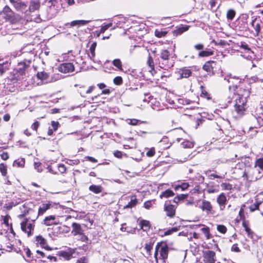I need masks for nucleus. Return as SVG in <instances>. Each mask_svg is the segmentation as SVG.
<instances>
[{"label":"nucleus","mask_w":263,"mask_h":263,"mask_svg":"<svg viewBox=\"0 0 263 263\" xmlns=\"http://www.w3.org/2000/svg\"><path fill=\"white\" fill-rule=\"evenodd\" d=\"M31 61L24 59L23 61L18 63L17 65L12 72L13 77L12 80H18L21 77L25 74L26 70L29 67Z\"/></svg>","instance_id":"f257e3e1"},{"label":"nucleus","mask_w":263,"mask_h":263,"mask_svg":"<svg viewBox=\"0 0 263 263\" xmlns=\"http://www.w3.org/2000/svg\"><path fill=\"white\" fill-rule=\"evenodd\" d=\"M170 52L166 49L161 50L158 59L159 66L163 69H167L174 66V60L170 57Z\"/></svg>","instance_id":"f03ea898"},{"label":"nucleus","mask_w":263,"mask_h":263,"mask_svg":"<svg viewBox=\"0 0 263 263\" xmlns=\"http://www.w3.org/2000/svg\"><path fill=\"white\" fill-rule=\"evenodd\" d=\"M247 97L238 95L235 99L234 105L235 110L238 116H242L245 114L247 108Z\"/></svg>","instance_id":"7ed1b4c3"},{"label":"nucleus","mask_w":263,"mask_h":263,"mask_svg":"<svg viewBox=\"0 0 263 263\" xmlns=\"http://www.w3.org/2000/svg\"><path fill=\"white\" fill-rule=\"evenodd\" d=\"M160 252V258L163 260L164 261L167 258L168 253V247L166 244L162 245V242L157 243L155 247V251L154 253V257L158 262V252Z\"/></svg>","instance_id":"20e7f679"},{"label":"nucleus","mask_w":263,"mask_h":263,"mask_svg":"<svg viewBox=\"0 0 263 263\" xmlns=\"http://www.w3.org/2000/svg\"><path fill=\"white\" fill-rule=\"evenodd\" d=\"M32 220L33 223H31L29 222V219L26 218L21 223V230L25 233H27L28 237L32 235L34 230V225L33 224V222L35 221V219Z\"/></svg>","instance_id":"39448f33"},{"label":"nucleus","mask_w":263,"mask_h":263,"mask_svg":"<svg viewBox=\"0 0 263 263\" xmlns=\"http://www.w3.org/2000/svg\"><path fill=\"white\" fill-rule=\"evenodd\" d=\"M216 260V253L214 251L211 250L203 251L204 263H215Z\"/></svg>","instance_id":"423d86ee"},{"label":"nucleus","mask_w":263,"mask_h":263,"mask_svg":"<svg viewBox=\"0 0 263 263\" xmlns=\"http://www.w3.org/2000/svg\"><path fill=\"white\" fill-rule=\"evenodd\" d=\"M176 73L179 76L177 79L180 80L183 78H188L192 76L193 72L189 67H184L179 69Z\"/></svg>","instance_id":"0eeeda50"},{"label":"nucleus","mask_w":263,"mask_h":263,"mask_svg":"<svg viewBox=\"0 0 263 263\" xmlns=\"http://www.w3.org/2000/svg\"><path fill=\"white\" fill-rule=\"evenodd\" d=\"M176 207L171 203V201L167 200L164 203V211L166 215L171 218L173 217L175 215Z\"/></svg>","instance_id":"6e6552de"},{"label":"nucleus","mask_w":263,"mask_h":263,"mask_svg":"<svg viewBox=\"0 0 263 263\" xmlns=\"http://www.w3.org/2000/svg\"><path fill=\"white\" fill-rule=\"evenodd\" d=\"M58 70L63 73L71 72L74 70V67L72 63L66 62L60 64L58 67Z\"/></svg>","instance_id":"1a4fd4ad"},{"label":"nucleus","mask_w":263,"mask_h":263,"mask_svg":"<svg viewBox=\"0 0 263 263\" xmlns=\"http://www.w3.org/2000/svg\"><path fill=\"white\" fill-rule=\"evenodd\" d=\"M9 2L17 11H22L27 8L26 4L21 0H9Z\"/></svg>","instance_id":"9d476101"},{"label":"nucleus","mask_w":263,"mask_h":263,"mask_svg":"<svg viewBox=\"0 0 263 263\" xmlns=\"http://www.w3.org/2000/svg\"><path fill=\"white\" fill-rule=\"evenodd\" d=\"M36 243L40 245L42 248L47 250H52V249L47 245V240L41 235H38L35 237Z\"/></svg>","instance_id":"9b49d317"},{"label":"nucleus","mask_w":263,"mask_h":263,"mask_svg":"<svg viewBox=\"0 0 263 263\" xmlns=\"http://www.w3.org/2000/svg\"><path fill=\"white\" fill-rule=\"evenodd\" d=\"M75 253V249L71 248H68L66 250H63L58 252V255L65 259H69Z\"/></svg>","instance_id":"f8f14e48"},{"label":"nucleus","mask_w":263,"mask_h":263,"mask_svg":"<svg viewBox=\"0 0 263 263\" xmlns=\"http://www.w3.org/2000/svg\"><path fill=\"white\" fill-rule=\"evenodd\" d=\"M255 167H258V174H261L260 175H258L255 177L256 179L260 178L263 176V157L257 159L255 163Z\"/></svg>","instance_id":"ddd939ff"},{"label":"nucleus","mask_w":263,"mask_h":263,"mask_svg":"<svg viewBox=\"0 0 263 263\" xmlns=\"http://www.w3.org/2000/svg\"><path fill=\"white\" fill-rule=\"evenodd\" d=\"M72 228L71 233L73 236H77L84 232L81 226L79 223L76 222L72 223Z\"/></svg>","instance_id":"4468645a"},{"label":"nucleus","mask_w":263,"mask_h":263,"mask_svg":"<svg viewBox=\"0 0 263 263\" xmlns=\"http://www.w3.org/2000/svg\"><path fill=\"white\" fill-rule=\"evenodd\" d=\"M217 202L220 206V210H223L225 208L227 202V198L224 193H221L218 196Z\"/></svg>","instance_id":"2eb2a0df"},{"label":"nucleus","mask_w":263,"mask_h":263,"mask_svg":"<svg viewBox=\"0 0 263 263\" xmlns=\"http://www.w3.org/2000/svg\"><path fill=\"white\" fill-rule=\"evenodd\" d=\"M1 14L5 15V18L8 20H10L13 16V12L8 6H6L3 8Z\"/></svg>","instance_id":"dca6fc26"},{"label":"nucleus","mask_w":263,"mask_h":263,"mask_svg":"<svg viewBox=\"0 0 263 263\" xmlns=\"http://www.w3.org/2000/svg\"><path fill=\"white\" fill-rule=\"evenodd\" d=\"M216 65L214 61H208L206 62L203 66V69L207 72H213V69Z\"/></svg>","instance_id":"f3484780"},{"label":"nucleus","mask_w":263,"mask_h":263,"mask_svg":"<svg viewBox=\"0 0 263 263\" xmlns=\"http://www.w3.org/2000/svg\"><path fill=\"white\" fill-rule=\"evenodd\" d=\"M51 204L48 202L47 203H43L42 204L39 208L38 211V216L42 215L48 209L50 208Z\"/></svg>","instance_id":"a211bd4d"},{"label":"nucleus","mask_w":263,"mask_h":263,"mask_svg":"<svg viewBox=\"0 0 263 263\" xmlns=\"http://www.w3.org/2000/svg\"><path fill=\"white\" fill-rule=\"evenodd\" d=\"M201 208L203 211H205L207 213L211 212L212 206L211 203L206 200H203Z\"/></svg>","instance_id":"6ab92c4d"},{"label":"nucleus","mask_w":263,"mask_h":263,"mask_svg":"<svg viewBox=\"0 0 263 263\" xmlns=\"http://www.w3.org/2000/svg\"><path fill=\"white\" fill-rule=\"evenodd\" d=\"M189 29L188 26H181L178 27H176V29L174 30V35L177 36L181 34L184 32L187 31Z\"/></svg>","instance_id":"aec40b11"},{"label":"nucleus","mask_w":263,"mask_h":263,"mask_svg":"<svg viewBox=\"0 0 263 263\" xmlns=\"http://www.w3.org/2000/svg\"><path fill=\"white\" fill-rule=\"evenodd\" d=\"M89 190L95 194H99L103 191V187L101 185L92 184L89 186Z\"/></svg>","instance_id":"412c9836"},{"label":"nucleus","mask_w":263,"mask_h":263,"mask_svg":"<svg viewBox=\"0 0 263 263\" xmlns=\"http://www.w3.org/2000/svg\"><path fill=\"white\" fill-rule=\"evenodd\" d=\"M126 223H123L121 225L120 230L122 232H127V233L134 234L136 232V228H133L126 226Z\"/></svg>","instance_id":"4be33fe9"},{"label":"nucleus","mask_w":263,"mask_h":263,"mask_svg":"<svg viewBox=\"0 0 263 263\" xmlns=\"http://www.w3.org/2000/svg\"><path fill=\"white\" fill-rule=\"evenodd\" d=\"M239 46L240 48L243 49L247 53L249 54H254V52L251 50V49L249 47L248 44L246 42H241Z\"/></svg>","instance_id":"5701e85b"},{"label":"nucleus","mask_w":263,"mask_h":263,"mask_svg":"<svg viewBox=\"0 0 263 263\" xmlns=\"http://www.w3.org/2000/svg\"><path fill=\"white\" fill-rule=\"evenodd\" d=\"M40 3L36 1H32L30 2L29 9L30 11L33 12L39 9L40 7Z\"/></svg>","instance_id":"b1692460"},{"label":"nucleus","mask_w":263,"mask_h":263,"mask_svg":"<svg viewBox=\"0 0 263 263\" xmlns=\"http://www.w3.org/2000/svg\"><path fill=\"white\" fill-rule=\"evenodd\" d=\"M90 21H86V20H76L73 21L70 23V26L71 27H73L75 26H84L87 25Z\"/></svg>","instance_id":"393cba45"},{"label":"nucleus","mask_w":263,"mask_h":263,"mask_svg":"<svg viewBox=\"0 0 263 263\" xmlns=\"http://www.w3.org/2000/svg\"><path fill=\"white\" fill-rule=\"evenodd\" d=\"M140 225L141 226V229H142L144 231H147L150 229V222L145 220H142L140 222Z\"/></svg>","instance_id":"a878e982"},{"label":"nucleus","mask_w":263,"mask_h":263,"mask_svg":"<svg viewBox=\"0 0 263 263\" xmlns=\"http://www.w3.org/2000/svg\"><path fill=\"white\" fill-rule=\"evenodd\" d=\"M97 46V43L96 42H93L90 46L89 48L90 54H88V57L89 58L93 60L94 58L95 57V49Z\"/></svg>","instance_id":"bb28decb"},{"label":"nucleus","mask_w":263,"mask_h":263,"mask_svg":"<svg viewBox=\"0 0 263 263\" xmlns=\"http://www.w3.org/2000/svg\"><path fill=\"white\" fill-rule=\"evenodd\" d=\"M214 54L213 51L206 48L205 50L199 52L198 56L200 57H205L212 55Z\"/></svg>","instance_id":"cd10ccee"},{"label":"nucleus","mask_w":263,"mask_h":263,"mask_svg":"<svg viewBox=\"0 0 263 263\" xmlns=\"http://www.w3.org/2000/svg\"><path fill=\"white\" fill-rule=\"evenodd\" d=\"M147 64L150 68L149 71L153 74V72L154 71V64L153 59L150 54H148Z\"/></svg>","instance_id":"c85d7f7f"},{"label":"nucleus","mask_w":263,"mask_h":263,"mask_svg":"<svg viewBox=\"0 0 263 263\" xmlns=\"http://www.w3.org/2000/svg\"><path fill=\"white\" fill-rule=\"evenodd\" d=\"M174 195V192L171 190H166L165 191L161 193L160 195V197L161 198H168L170 197H172Z\"/></svg>","instance_id":"c756f323"},{"label":"nucleus","mask_w":263,"mask_h":263,"mask_svg":"<svg viewBox=\"0 0 263 263\" xmlns=\"http://www.w3.org/2000/svg\"><path fill=\"white\" fill-rule=\"evenodd\" d=\"M138 201L135 196H132L130 202L125 206L124 208H132L137 204Z\"/></svg>","instance_id":"7c9ffc66"},{"label":"nucleus","mask_w":263,"mask_h":263,"mask_svg":"<svg viewBox=\"0 0 263 263\" xmlns=\"http://www.w3.org/2000/svg\"><path fill=\"white\" fill-rule=\"evenodd\" d=\"M55 219L54 216H49L45 217L44 220V223L46 226H50L53 223V220Z\"/></svg>","instance_id":"2f4dec72"},{"label":"nucleus","mask_w":263,"mask_h":263,"mask_svg":"<svg viewBox=\"0 0 263 263\" xmlns=\"http://www.w3.org/2000/svg\"><path fill=\"white\" fill-rule=\"evenodd\" d=\"M36 76L39 79H41L42 81H46L48 79L49 74L44 71H42L37 72Z\"/></svg>","instance_id":"473e14b6"},{"label":"nucleus","mask_w":263,"mask_h":263,"mask_svg":"<svg viewBox=\"0 0 263 263\" xmlns=\"http://www.w3.org/2000/svg\"><path fill=\"white\" fill-rule=\"evenodd\" d=\"M112 64L116 67L119 70H123L122 64L119 59H116L112 61Z\"/></svg>","instance_id":"72a5a7b5"},{"label":"nucleus","mask_w":263,"mask_h":263,"mask_svg":"<svg viewBox=\"0 0 263 263\" xmlns=\"http://www.w3.org/2000/svg\"><path fill=\"white\" fill-rule=\"evenodd\" d=\"M236 14L235 11L233 9H229L227 13V18L229 21H232L234 19Z\"/></svg>","instance_id":"f704fd0d"},{"label":"nucleus","mask_w":263,"mask_h":263,"mask_svg":"<svg viewBox=\"0 0 263 263\" xmlns=\"http://www.w3.org/2000/svg\"><path fill=\"white\" fill-rule=\"evenodd\" d=\"M63 58L65 61H73L74 56L72 54V51H69L67 53L63 54Z\"/></svg>","instance_id":"c9c22d12"},{"label":"nucleus","mask_w":263,"mask_h":263,"mask_svg":"<svg viewBox=\"0 0 263 263\" xmlns=\"http://www.w3.org/2000/svg\"><path fill=\"white\" fill-rule=\"evenodd\" d=\"M180 227V226L175 227H173L171 229H170L166 230L164 232V235L166 236V235H170L172 234L173 233L176 232L178 231V230H179Z\"/></svg>","instance_id":"e433bc0d"},{"label":"nucleus","mask_w":263,"mask_h":263,"mask_svg":"<svg viewBox=\"0 0 263 263\" xmlns=\"http://www.w3.org/2000/svg\"><path fill=\"white\" fill-rule=\"evenodd\" d=\"M167 33V32L165 31L156 29L155 32V34L158 37H162L165 36Z\"/></svg>","instance_id":"4c0bfd02"},{"label":"nucleus","mask_w":263,"mask_h":263,"mask_svg":"<svg viewBox=\"0 0 263 263\" xmlns=\"http://www.w3.org/2000/svg\"><path fill=\"white\" fill-rule=\"evenodd\" d=\"M25 164V160L24 159L16 160L13 162V166L16 165L18 167H23Z\"/></svg>","instance_id":"58836bf2"},{"label":"nucleus","mask_w":263,"mask_h":263,"mask_svg":"<svg viewBox=\"0 0 263 263\" xmlns=\"http://www.w3.org/2000/svg\"><path fill=\"white\" fill-rule=\"evenodd\" d=\"M181 145L183 148H192L194 146V143L189 141H185L181 143Z\"/></svg>","instance_id":"ea45409f"},{"label":"nucleus","mask_w":263,"mask_h":263,"mask_svg":"<svg viewBox=\"0 0 263 263\" xmlns=\"http://www.w3.org/2000/svg\"><path fill=\"white\" fill-rule=\"evenodd\" d=\"M154 243V242L151 240L149 242L145 244L144 248L146 250L147 252H151L152 249H153Z\"/></svg>","instance_id":"a19ab883"},{"label":"nucleus","mask_w":263,"mask_h":263,"mask_svg":"<svg viewBox=\"0 0 263 263\" xmlns=\"http://www.w3.org/2000/svg\"><path fill=\"white\" fill-rule=\"evenodd\" d=\"M3 223L7 227L9 228L10 223L9 220H11V217L9 215H7L3 217Z\"/></svg>","instance_id":"79ce46f5"},{"label":"nucleus","mask_w":263,"mask_h":263,"mask_svg":"<svg viewBox=\"0 0 263 263\" xmlns=\"http://www.w3.org/2000/svg\"><path fill=\"white\" fill-rule=\"evenodd\" d=\"M0 172L3 176H5L7 173V166L4 163L0 164Z\"/></svg>","instance_id":"37998d69"},{"label":"nucleus","mask_w":263,"mask_h":263,"mask_svg":"<svg viewBox=\"0 0 263 263\" xmlns=\"http://www.w3.org/2000/svg\"><path fill=\"white\" fill-rule=\"evenodd\" d=\"M189 186V185L188 183L184 182L182 183L180 185H178L175 187V190H179V189H181L182 191H184L186 190L188 187Z\"/></svg>","instance_id":"c03bdc74"},{"label":"nucleus","mask_w":263,"mask_h":263,"mask_svg":"<svg viewBox=\"0 0 263 263\" xmlns=\"http://www.w3.org/2000/svg\"><path fill=\"white\" fill-rule=\"evenodd\" d=\"M111 26V24H108L101 27L100 31L97 33V36H99L101 33H103L104 32L107 30L109 27Z\"/></svg>","instance_id":"a18cd8bd"},{"label":"nucleus","mask_w":263,"mask_h":263,"mask_svg":"<svg viewBox=\"0 0 263 263\" xmlns=\"http://www.w3.org/2000/svg\"><path fill=\"white\" fill-rule=\"evenodd\" d=\"M261 202L256 201L253 204L250 206V210L251 212H254V211L258 210L259 209V206Z\"/></svg>","instance_id":"49530a36"},{"label":"nucleus","mask_w":263,"mask_h":263,"mask_svg":"<svg viewBox=\"0 0 263 263\" xmlns=\"http://www.w3.org/2000/svg\"><path fill=\"white\" fill-rule=\"evenodd\" d=\"M260 21H257V22L256 23L255 25L253 27V28L254 29L257 35H258L260 31Z\"/></svg>","instance_id":"de8ad7c7"},{"label":"nucleus","mask_w":263,"mask_h":263,"mask_svg":"<svg viewBox=\"0 0 263 263\" xmlns=\"http://www.w3.org/2000/svg\"><path fill=\"white\" fill-rule=\"evenodd\" d=\"M217 229L222 234H225L227 231V228L224 225H218Z\"/></svg>","instance_id":"09e8293b"},{"label":"nucleus","mask_w":263,"mask_h":263,"mask_svg":"<svg viewBox=\"0 0 263 263\" xmlns=\"http://www.w3.org/2000/svg\"><path fill=\"white\" fill-rule=\"evenodd\" d=\"M26 258H25V260L29 261L30 259L31 258L32 253L31 252V251L29 250V249L27 248L25 249Z\"/></svg>","instance_id":"8fccbe9b"},{"label":"nucleus","mask_w":263,"mask_h":263,"mask_svg":"<svg viewBox=\"0 0 263 263\" xmlns=\"http://www.w3.org/2000/svg\"><path fill=\"white\" fill-rule=\"evenodd\" d=\"M123 82L122 78L121 77L118 76L114 78V83L116 85H121Z\"/></svg>","instance_id":"3c124183"},{"label":"nucleus","mask_w":263,"mask_h":263,"mask_svg":"<svg viewBox=\"0 0 263 263\" xmlns=\"http://www.w3.org/2000/svg\"><path fill=\"white\" fill-rule=\"evenodd\" d=\"M78 236H79V240L81 241L85 242L88 240V237L85 235L84 232L82 234L78 235Z\"/></svg>","instance_id":"603ef678"},{"label":"nucleus","mask_w":263,"mask_h":263,"mask_svg":"<svg viewBox=\"0 0 263 263\" xmlns=\"http://www.w3.org/2000/svg\"><path fill=\"white\" fill-rule=\"evenodd\" d=\"M58 170L61 173H64L66 171V168L64 164H59L58 165Z\"/></svg>","instance_id":"864d4df0"},{"label":"nucleus","mask_w":263,"mask_h":263,"mask_svg":"<svg viewBox=\"0 0 263 263\" xmlns=\"http://www.w3.org/2000/svg\"><path fill=\"white\" fill-rule=\"evenodd\" d=\"M178 102L179 104L182 105L189 104L191 102V101L188 99H179L178 100Z\"/></svg>","instance_id":"5fc2aeb1"},{"label":"nucleus","mask_w":263,"mask_h":263,"mask_svg":"<svg viewBox=\"0 0 263 263\" xmlns=\"http://www.w3.org/2000/svg\"><path fill=\"white\" fill-rule=\"evenodd\" d=\"M155 154V151L154 148H151L148 149L146 152V155L148 157H153Z\"/></svg>","instance_id":"6e6d98bb"},{"label":"nucleus","mask_w":263,"mask_h":263,"mask_svg":"<svg viewBox=\"0 0 263 263\" xmlns=\"http://www.w3.org/2000/svg\"><path fill=\"white\" fill-rule=\"evenodd\" d=\"M231 251H233V252H237V253H238V252H240V250L238 248V245L237 243L234 244L232 246V247L231 248Z\"/></svg>","instance_id":"4d7b16f0"},{"label":"nucleus","mask_w":263,"mask_h":263,"mask_svg":"<svg viewBox=\"0 0 263 263\" xmlns=\"http://www.w3.org/2000/svg\"><path fill=\"white\" fill-rule=\"evenodd\" d=\"M67 163L69 165H77L80 163V161L78 159L68 160Z\"/></svg>","instance_id":"13d9d810"},{"label":"nucleus","mask_w":263,"mask_h":263,"mask_svg":"<svg viewBox=\"0 0 263 263\" xmlns=\"http://www.w3.org/2000/svg\"><path fill=\"white\" fill-rule=\"evenodd\" d=\"M221 186L226 190H230L232 189V185L230 183H223L221 184Z\"/></svg>","instance_id":"bf43d9fd"},{"label":"nucleus","mask_w":263,"mask_h":263,"mask_svg":"<svg viewBox=\"0 0 263 263\" xmlns=\"http://www.w3.org/2000/svg\"><path fill=\"white\" fill-rule=\"evenodd\" d=\"M34 168L37 170L38 172H41L42 169L41 168V163L40 162H34Z\"/></svg>","instance_id":"052dcab7"},{"label":"nucleus","mask_w":263,"mask_h":263,"mask_svg":"<svg viewBox=\"0 0 263 263\" xmlns=\"http://www.w3.org/2000/svg\"><path fill=\"white\" fill-rule=\"evenodd\" d=\"M152 205L151 200H148L144 203V207L146 209H149Z\"/></svg>","instance_id":"680f3d73"},{"label":"nucleus","mask_w":263,"mask_h":263,"mask_svg":"<svg viewBox=\"0 0 263 263\" xmlns=\"http://www.w3.org/2000/svg\"><path fill=\"white\" fill-rule=\"evenodd\" d=\"M245 231L247 233L249 237L252 238L253 237L254 233L251 231V230L249 228H246Z\"/></svg>","instance_id":"e2e57ef3"},{"label":"nucleus","mask_w":263,"mask_h":263,"mask_svg":"<svg viewBox=\"0 0 263 263\" xmlns=\"http://www.w3.org/2000/svg\"><path fill=\"white\" fill-rule=\"evenodd\" d=\"M77 263H88V259L85 257H83L80 258H79L78 260Z\"/></svg>","instance_id":"0e129e2a"},{"label":"nucleus","mask_w":263,"mask_h":263,"mask_svg":"<svg viewBox=\"0 0 263 263\" xmlns=\"http://www.w3.org/2000/svg\"><path fill=\"white\" fill-rule=\"evenodd\" d=\"M216 45H219L222 46H225L226 45H228V43L227 41L224 40H220L218 42H215Z\"/></svg>","instance_id":"69168bd1"},{"label":"nucleus","mask_w":263,"mask_h":263,"mask_svg":"<svg viewBox=\"0 0 263 263\" xmlns=\"http://www.w3.org/2000/svg\"><path fill=\"white\" fill-rule=\"evenodd\" d=\"M56 3L57 1L55 0H49L48 2H47V6L49 7L54 6Z\"/></svg>","instance_id":"338daca9"},{"label":"nucleus","mask_w":263,"mask_h":263,"mask_svg":"<svg viewBox=\"0 0 263 263\" xmlns=\"http://www.w3.org/2000/svg\"><path fill=\"white\" fill-rule=\"evenodd\" d=\"M51 125L53 128L54 130H56L59 127V123L58 122L53 121L51 122Z\"/></svg>","instance_id":"774afa93"}]
</instances>
